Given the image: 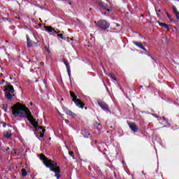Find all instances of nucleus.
<instances>
[{
    "instance_id": "22",
    "label": "nucleus",
    "mask_w": 179,
    "mask_h": 179,
    "mask_svg": "<svg viewBox=\"0 0 179 179\" xmlns=\"http://www.w3.org/2000/svg\"><path fill=\"white\" fill-rule=\"evenodd\" d=\"M4 136H5V138H6L7 139H12V135H5Z\"/></svg>"
},
{
    "instance_id": "1",
    "label": "nucleus",
    "mask_w": 179,
    "mask_h": 179,
    "mask_svg": "<svg viewBox=\"0 0 179 179\" xmlns=\"http://www.w3.org/2000/svg\"><path fill=\"white\" fill-rule=\"evenodd\" d=\"M10 108L13 111V115H14V117L27 118L28 121L30 122V124H31V125L34 126L36 131H40V129L42 130V133L40 131V135H44L45 133V129L43 128L41 126H38V123L36 122V120L33 115H31V112H30L29 108L26 107L25 105L21 104L20 103H17Z\"/></svg>"
},
{
    "instance_id": "13",
    "label": "nucleus",
    "mask_w": 179,
    "mask_h": 179,
    "mask_svg": "<svg viewBox=\"0 0 179 179\" xmlns=\"http://www.w3.org/2000/svg\"><path fill=\"white\" fill-rule=\"evenodd\" d=\"M6 94H5V98L7 99V100H12V99L13 98V96H15V94H13L10 93V92H5Z\"/></svg>"
},
{
    "instance_id": "11",
    "label": "nucleus",
    "mask_w": 179,
    "mask_h": 179,
    "mask_svg": "<svg viewBox=\"0 0 179 179\" xmlns=\"http://www.w3.org/2000/svg\"><path fill=\"white\" fill-rule=\"evenodd\" d=\"M172 10H173L174 15H176V19H178V20H179V12H178V10H177V8H176V6H173Z\"/></svg>"
},
{
    "instance_id": "51",
    "label": "nucleus",
    "mask_w": 179,
    "mask_h": 179,
    "mask_svg": "<svg viewBox=\"0 0 179 179\" xmlns=\"http://www.w3.org/2000/svg\"><path fill=\"white\" fill-rule=\"evenodd\" d=\"M31 106H33V103H31Z\"/></svg>"
},
{
    "instance_id": "27",
    "label": "nucleus",
    "mask_w": 179,
    "mask_h": 179,
    "mask_svg": "<svg viewBox=\"0 0 179 179\" xmlns=\"http://www.w3.org/2000/svg\"><path fill=\"white\" fill-rule=\"evenodd\" d=\"M44 49L47 51V52H50V49H48V47L45 46Z\"/></svg>"
},
{
    "instance_id": "43",
    "label": "nucleus",
    "mask_w": 179,
    "mask_h": 179,
    "mask_svg": "<svg viewBox=\"0 0 179 179\" xmlns=\"http://www.w3.org/2000/svg\"><path fill=\"white\" fill-rule=\"evenodd\" d=\"M140 89H143V85H140Z\"/></svg>"
},
{
    "instance_id": "45",
    "label": "nucleus",
    "mask_w": 179,
    "mask_h": 179,
    "mask_svg": "<svg viewBox=\"0 0 179 179\" xmlns=\"http://www.w3.org/2000/svg\"><path fill=\"white\" fill-rule=\"evenodd\" d=\"M37 82H38V80H35V83H37Z\"/></svg>"
},
{
    "instance_id": "4",
    "label": "nucleus",
    "mask_w": 179,
    "mask_h": 179,
    "mask_svg": "<svg viewBox=\"0 0 179 179\" xmlns=\"http://www.w3.org/2000/svg\"><path fill=\"white\" fill-rule=\"evenodd\" d=\"M96 26L99 29H102V30H107L108 27H110V22H107V20H101L98 22H94Z\"/></svg>"
},
{
    "instance_id": "9",
    "label": "nucleus",
    "mask_w": 179,
    "mask_h": 179,
    "mask_svg": "<svg viewBox=\"0 0 179 179\" xmlns=\"http://www.w3.org/2000/svg\"><path fill=\"white\" fill-rule=\"evenodd\" d=\"M157 23H158L160 27H164V29H166L168 31H170V26L169 24L166 23L160 22L159 21H157Z\"/></svg>"
},
{
    "instance_id": "16",
    "label": "nucleus",
    "mask_w": 179,
    "mask_h": 179,
    "mask_svg": "<svg viewBox=\"0 0 179 179\" xmlns=\"http://www.w3.org/2000/svg\"><path fill=\"white\" fill-rule=\"evenodd\" d=\"M109 78L112 79V80H114V82H117V78H115V75L114 73H111L110 74L108 75Z\"/></svg>"
},
{
    "instance_id": "10",
    "label": "nucleus",
    "mask_w": 179,
    "mask_h": 179,
    "mask_svg": "<svg viewBox=\"0 0 179 179\" xmlns=\"http://www.w3.org/2000/svg\"><path fill=\"white\" fill-rule=\"evenodd\" d=\"M3 92L5 93H11L13 94L15 93V89L13 88V86L6 87V89L3 90Z\"/></svg>"
},
{
    "instance_id": "44",
    "label": "nucleus",
    "mask_w": 179,
    "mask_h": 179,
    "mask_svg": "<svg viewBox=\"0 0 179 179\" xmlns=\"http://www.w3.org/2000/svg\"><path fill=\"white\" fill-rule=\"evenodd\" d=\"M117 27H120V24H116Z\"/></svg>"
},
{
    "instance_id": "26",
    "label": "nucleus",
    "mask_w": 179,
    "mask_h": 179,
    "mask_svg": "<svg viewBox=\"0 0 179 179\" xmlns=\"http://www.w3.org/2000/svg\"><path fill=\"white\" fill-rule=\"evenodd\" d=\"M69 155L70 156H72V157H73V156H75V155H73V151H69Z\"/></svg>"
},
{
    "instance_id": "54",
    "label": "nucleus",
    "mask_w": 179,
    "mask_h": 179,
    "mask_svg": "<svg viewBox=\"0 0 179 179\" xmlns=\"http://www.w3.org/2000/svg\"><path fill=\"white\" fill-rule=\"evenodd\" d=\"M97 143V141H95V143Z\"/></svg>"
},
{
    "instance_id": "17",
    "label": "nucleus",
    "mask_w": 179,
    "mask_h": 179,
    "mask_svg": "<svg viewBox=\"0 0 179 179\" xmlns=\"http://www.w3.org/2000/svg\"><path fill=\"white\" fill-rule=\"evenodd\" d=\"M21 172L22 177H26V176H27V171H26L25 169H21Z\"/></svg>"
},
{
    "instance_id": "14",
    "label": "nucleus",
    "mask_w": 179,
    "mask_h": 179,
    "mask_svg": "<svg viewBox=\"0 0 179 179\" xmlns=\"http://www.w3.org/2000/svg\"><path fill=\"white\" fill-rule=\"evenodd\" d=\"M98 3L99 6H101V8H103V9H107L108 8V4L105 3L103 1H99Z\"/></svg>"
},
{
    "instance_id": "12",
    "label": "nucleus",
    "mask_w": 179,
    "mask_h": 179,
    "mask_svg": "<svg viewBox=\"0 0 179 179\" xmlns=\"http://www.w3.org/2000/svg\"><path fill=\"white\" fill-rule=\"evenodd\" d=\"M65 113L66 114H67V115H70V117H72V118H75V117H76V114H75L71 110H69V109H66Z\"/></svg>"
},
{
    "instance_id": "2",
    "label": "nucleus",
    "mask_w": 179,
    "mask_h": 179,
    "mask_svg": "<svg viewBox=\"0 0 179 179\" xmlns=\"http://www.w3.org/2000/svg\"><path fill=\"white\" fill-rule=\"evenodd\" d=\"M39 159L41 160L43 163V164L47 167V169H50V171H52L53 173H61V168L58 166V164L55 162V161H52L51 159H48L45 155L43 154L39 155Z\"/></svg>"
},
{
    "instance_id": "56",
    "label": "nucleus",
    "mask_w": 179,
    "mask_h": 179,
    "mask_svg": "<svg viewBox=\"0 0 179 179\" xmlns=\"http://www.w3.org/2000/svg\"><path fill=\"white\" fill-rule=\"evenodd\" d=\"M71 3H69V5H71Z\"/></svg>"
},
{
    "instance_id": "42",
    "label": "nucleus",
    "mask_w": 179,
    "mask_h": 179,
    "mask_svg": "<svg viewBox=\"0 0 179 179\" xmlns=\"http://www.w3.org/2000/svg\"><path fill=\"white\" fill-rule=\"evenodd\" d=\"M43 83H45V85H47V83L45 82V80H43Z\"/></svg>"
},
{
    "instance_id": "39",
    "label": "nucleus",
    "mask_w": 179,
    "mask_h": 179,
    "mask_svg": "<svg viewBox=\"0 0 179 179\" xmlns=\"http://www.w3.org/2000/svg\"><path fill=\"white\" fill-rule=\"evenodd\" d=\"M157 15L158 17H160V14H159V13H157Z\"/></svg>"
},
{
    "instance_id": "18",
    "label": "nucleus",
    "mask_w": 179,
    "mask_h": 179,
    "mask_svg": "<svg viewBox=\"0 0 179 179\" xmlns=\"http://www.w3.org/2000/svg\"><path fill=\"white\" fill-rule=\"evenodd\" d=\"M166 15L168 17V19H169L170 22H173L174 19L173 17H171V15L169 13V12H166Z\"/></svg>"
},
{
    "instance_id": "36",
    "label": "nucleus",
    "mask_w": 179,
    "mask_h": 179,
    "mask_svg": "<svg viewBox=\"0 0 179 179\" xmlns=\"http://www.w3.org/2000/svg\"><path fill=\"white\" fill-rule=\"evenodd\" d=\"M4 111H5V113H8V108H6L4 109Z\"/></svg>"
},
{
    "instance_id": "40",
    "label": "nucleus",
    "mask_w": 179,
    "mask_h": 179,
    "mask_svg": "<svg viewBox=\"0 0 179 179\" xmlns=\"http://www.w3.org/2000/svg\"><path fill=\"white\" fill-rule=\"evenodd\" d=\"M157 118H158L159 120H162V117H161L157 116Z\"/></svg>"
},
{
    "instance_id": "49",
    "label": "nucleus",
    "mask_w": 179,
    "mask_h": 179,
    "mask_svg": "<svg viewBox=\"0 0 179 179\" xmlns=\"http://www.w3.org/2000/svg\"><path fill=\"white\" fill-rule=\"evenodd\" d=\"M6 43H9V41H6Z\"/></svg>"
},
{
    "instance_id": "29",
    "label": "nucleus",
    "mask_w": 179,
    "mask_h": 179,
    "mask_svg": "<svg viewBox=\"0 0 179 179\" xmlns=\"http://www.w3.org/2000/svg\"><path fill=\"white\" fill-rule=\"evenodd\" d=\"M63 62H64V65L68 64V61H66V59H64Z\"/></svg>"
},
{
    "instance_id": "24",
    "label": "nucleus",
    "mask_w": 179,
    "mask_h": 179,
    "mask_svg": "<svg viewBox=\"0 0 179 179\" xmlns=\"http://www.w3.org/2000/svg\"><path fill=\"white\" fill-rule=\"evenodd\" d=\"M4 135H12V131L8 130L7 132L4 134Z\"/></svg>"
},
{
    "instance_id": "7",
    "label": "nucleus",
    "mask_w": 179,
    "mask_h": 179,
    "mask_svg": "<svg viewBox=\"0 0 179 179\" xmlns=\"http://www.w3.org/2000/svg\"><path fill=\"white\" fill-rule=\"evenodd\" d=\"M26 37H27V44L28 48H31L33 45H36V43H33V41L30 40V37H29V35H27Z\"/></svg>"
},
{
    "instance_id": "34",
    "label": "nucleus",
    "mask_w": 179,
    "mask_h": 179,
    "mask_svg": "<svg viewBox=\"0 0 179 179\" xmlns=\"http://www.w3.org/2000/svg\"><path fill=\"white\" fill-rule=\"evenodd\" d=\"M9 148H7L6 150H3L4 152H8V150H9Z\"/></svg>"
},
{
    "instance_id": "19",
    "label": "nucleus",
    "mask_w": 179,
    "mask_h": 179,
    "mask_svg": "<svg viewBox=\"0 0 179 179\" xmlns=\"http://www.w3.org/2000/svg\"><path fill=\"white\" fill-rule=\"evenodd\" d=\"M95 127H96V129H98V131H101V129H102L101 124H96Z\"/></svg>"
},
{
    "instance_id": "5",
    "label": "nucleus",
    "mask_w": 179,
    "mask_h": 179,
    "mask_svg": "<svg viewBox=\"0 0 179 179\" xmlns=\"http://www.w3.org/2000/svg\"><path fill=\"white\" fill-rule=\"evenodd\" d=\"M98 104L99 107H101V108L104 111L110 112V106H108L106 102L103 101H98Z\"/></svg>"
},
{
    "instance_id": "32",
    "label": "nucleus",
    "mask_w": 179,
    "mask_h": 179,
    "mask_svg": "<svg viewBox=\"0 0 179 179\" xmlns=\"http://www.w3.org/2000/svg\"><path fill=\"white\" fill-rule=\"evenodd\" d=\"M5 83V80H1V81L0 82V85H3Z\"/></svg>"
},
{
    "instance_id": "53",
    "label": "nucleus",
    "mask_w": 179,
    "mask_h": 179,
    "mask_svg": "<svg viewBox=\"0 0 179 179\" xmlns=\"http://www.w3.org/2000/svg\"><path fill=\"white\" fill-rule=\"evenodd\" d=\"M10 79L12 80V77H10Z\"/></svg>"
},
{
    "instance_id": "25",
    "label": "nucleus",
    "mask_w": 179,
    "mask_h": 179,
    "mask_svg": "<svg viewBox=\"0 0 179 179\" xmlns=\"http://www.w3.org/2000/svg\"><path fill=\"white\" fill-rule=\"evenodd\" d=\"M6 87H12V85H10V83H9L8 81H6Z\"/></svg>"
},
{
    "instance_id": "21",
    "label": "nucleus",
    "mask_w": 179,
    "mask_h": 179,
    "mask_svg": "<svg viewBox=\"0 0 179 179\" xmlns=\"http://www.w3.org/2000/svg\"><path fill=\"white\" fill-rule=\"evenodd\" d=\"M55 176L57 179H59L61 178L60 173H56Z\"/></svg>"
},
{
    "instance_id": "15",
    "label": "nucleus",
    "mask_w": 179,
    "mask_h": 179,
    "mask_svg": "<svg viewBox=\"0 0 179 179\" xmlns=\"http://www.w3.org/2000/svg\"><path fill=\"white\" fill-rule=\"evenodd\" d=\"M45 30L48 31V33H54L55 29L52 28V27H45Z\"/></svg>"
},
{
    "instance_id": "28",
    "label": "nucleus",
    "mask_w": 179,
    "mask_h": 179,
    "mask_svg": "<svg viewBox=\"0 0 179 179\" xmlns=\"http://www.w3.org/2000/svg\"><path fill=\"white\" fill-rule=\"evenodd\" d=\"M3 108H4V110L6 108H8V104H3Z\"/></svg>"
},
{
    "instance_id": "3",
    "label": "nucleus",
    "mask_w": 179,
    "mask_h": 179,
    "mask_svg": "<svg viewBox=\"0 0 179 179\" xmlns=\"http://www.w3.org/2000/svg\"><path fill=\"white\" fill-rule=\"evenodd\" d=\"M70 96L71 98H73V101L75 103L77 107H79L80 108H83V107H85V103L82 102L80 99H78V96H76L75 92L71 91Z\"/></svg>"
},
{
    "instance_id": "46",
    "label": "nucleus",
    "mask_w": 179,
    "mask_h": 179,
    "mask_svg": "<svg viewBox=\"0 0 179 179\" xmlns=\"http://www.w3.org/2000/svg\"><path fill=\"white\" fill-rule=\"evenodd\" d=\"M71 41H73V38H70Z\"/></svg>"
},
{
    "instance_id": "6",
    "label": "nucleus",
    "mask_w": 179,
    "mask_h": 179,
    "mask_svg": "<svg viewBox=\"0 0 179 179\" xmlns=\"http://www.w3.org/2000/svg\"><path fill=\"white\" fill-rule=\"evenodd\" d=\"M132 43L134 44V45H136L138 48H140L141 50H143V51L148 52V50L146 48H145V46H143V44L141 42L133 41Z\"/></svg>"
},
{
    "instance_id": "55",
    "label": "nucleus",
    "mask_w": 179,
    "mask_h": 179,
    "mask_svg": "<svg viewBox=\"0 0 179 179\" xmlns=\"http://www.w3.org/2000/svg\"><path fill=\"white\" fill-rule=\"evenodd\" d=\"M106 1H108V0H106Z\"/></svg>"
},
{
    "instance_id": "38",
    "label": "nucleus",
    "mask_w": 179,
    "mask_h": 179,
    "mask_svg": "<svg viewBox=\"0 0 179 179\" xmlns=\"http://www.w3.org/2000/svg\"><path fill=\"white\" fill-rule=\"evenodd\" d=\"M3 128H6V124L3 123Z\"/></svg>"
},
{
    "instance_id": "50",
    "label": "nucleus",
    "mask_w": 179,
    "mask_h": 179,
    "mask_svg": "<svg viewBox=\"0 0 179 179\" xmlns=\"http://www.w3.org/2000/svg\"><path fill=\"white\" fill-rule=\"evenodd\" d=\"M164 120L166 121V117H164Z\"/></svg>"
},
{
    "instance_id": "47",
    "label": "nucleus",
    "mask_w": 179,
    "mask_h": 179,
    "mask_svg": "<svg viewBox=\"0 0 179 179\" xmlns=\"http://www.w3.org/2000/svg\"><path fill=\"white\" fill-rule=\"evenodd\" d=\"M0 76H3V74H2V73H0Z\"/></svg>"
},
{
    "instance_id": "37",
    "label": "nucleus",
    "mask_w": 179,
    "mask_h": 179,
    "mask_svg": "<svg viewBox=\"0 0 179 179\" xmlns=\"http://www.w3.org/2000/svg\"><path fill=\"white\" fill-rule=\"evenodd\" d=\"M41 66H44V62H41Z\"/></svg>"
},
{
    "instance_id": "41",
    "label": "nucleus",
    "mask_w": 179,
    "mask_h": 179,
    "mask_svg": "<svg viewBox=\"0 0 179 179\" xmlns=\"http://www.w3.org/2000/svg\"><path fill=\"white\" fill-rule=\"evenodd\" d=\"M144 16H145V15H143V14H142V13L141 14V17H144Z\"/></svg>"
},
{
    "instance_id": "30",
    "label": "nucleus",
    "mask_w": 179,
    "mask_h": 179,
    "mask_svg": "<svg viewBox=\"0 0 179 179\" xmlns=\"http://www.w3.org/2000/svg\"><path fill=\"white\" fill-rule=\"evenodd\" d=\"M53 33H55L57 34H59V33H61V31H59V30H58L57 31H55Z\"/></svg>"
},
{
    "instance_id": "48",
    "label": "nucleus",
    "mask_w": 179,
    "mask_h": 179,
    "mask_svg": "<svg viewBox=\"0 0 179 179\" xmlns=\"http://www.w3.org/2000/svg\"><path fill=\"white\" fill-rule=\"evenodd\" d=\"M158 12H162V10H158Z\"/></svg>"
},
{
    "instance_id": "23",
    "label": "nucleus",
    "mask_w": 179,
    "mask_h": 179,
    "mask_svg": "<svg viewBox=\"0 0 179 179\" xmlns=\"http://www.w3.org/2000/svg\"><path fill=\"white\" fill-rule=\"evenodd\" d=\"M66 69H67L68 75H69V78H71V68Z\"/></svg>"
},
{
    "instance_id": "52",
    "label": "nucleus",
    "mask_w": 179,
    "mask_h": 179,
    "mask_svg": "<svg viewBox=\"0 0 179 179\" xmlns=\"http://www.w3.org/2000/svg\"><path fill=\"white\" fill-rule=\"evenodd\" d=\"M49 141H51V138H49Z\"/></svg>"
},
{
    "instance_id": "20",
    "label": "nucleus",
    "mask_w": 179,
    "mask_h": 179,
    "mask_svg": "<svg viewBox=\"0 0 179 179\" xmlns=\"http://www.w3.org/2000/svg\"><path fill=\"white\" fill-rule=\"evenodd\" d=\"M57 36H59V38H62V40H65V38L64 37V34H58Z\"/></svg>"
},
{
    "instance_id": "8",
    "label": "nucleus",
    "mask_w": 179,
    "mask_h": 179,
    "mask_svg": "<svg viewBox=\"0 0 179 179\" xmlns=\"http://www.w3.org/2000/svg\"><path fill=\"white\" fill-rule=\"evenodd\" d=\"M129 127L133 132H138L139 131V129H138V127H136V124L135 123H129Z\"/></svg>"
},
{
    "instance_id": "35",
    "label": "nucleus",
    "mask_w": 179,
    "mask_h": 179,
    "mask_svg": "<svg viewBox=\"0 0 179 179\" xmlns=\"http://www.w3.org/2000/svg\"><path fill=\"white\" fill-rule=\"evenodd\" d=\"M3 20L4 22H6V20H8V18L3 17Z\"/></svg>"
},
{
    "instance_id": "31",
    "label": "nucleus",
    "mask_w": 179,
    "mask_h": 179,
    "mask_svg": "<svg viewBox=\"0 0 179 179\" xmlns=\"http://www.w3.org/2000/svg\"><path fill=\"white\" fill-rule=\"evenodd\" d=\"M66 69L71 68V66H69V63H68L67 64H66Z\"/></svg>"
},
{
    "instance_id": "33",
    "label": "nucleus",
    "mask_w": 179,
    "mask_h": 179,
    "mask_svg": "<svg viewBox=\"0 0 179 179\" xmlns=\"http://www.w3.org/2000/svg\"><path fill=\"white\" fill-rule=\"evenodd\" d=\"M37 136V138H43L44 137V135H37L36 136Z\"/></svg>"
}]
</instances>
